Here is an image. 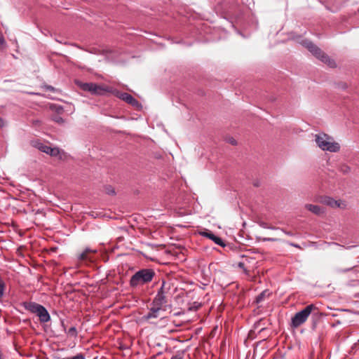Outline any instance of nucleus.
Here are the masks:
<instances>
[{
	"label": "nucleus",
	"instance_id": "obj_18",
	"mask_svg": "<svg viewBox=\"0 0 359 359\" xmlns=\"http://www.w3.org/2000/svg\"><path fill=\"white\" fill-rule=\"evenodd\" d=\"M339 170L343 174H348L351 171V168L346 164H341L339 166Z\"/></svg>",
	"mask_w": 359,
	"mask_h": 359
},
{
	"label": "nucleus",
	"instance_id": "obj_23",
	"mask_svg": "<svg viewBox=\"0 0 359 359\" xmlns=\"http://www.w3.org/2000/svg\"><path fill=\"white\" fill-rule=\"evenodd\" d=\"M53 120L57 123H63L62 118L57 116Z\"/></svg>",
	"mask_w": 359,
	"mask_h": 359
},
{
	"label": "nucleus",
	"instance_id": "obj_20",
	"mask_svg": "<svg viewBox=\"0 0 359 359\" xmlns=\"http://www.w3.org/2000/svg\"><path fill=\"white\" fill-rule=\"evenodd\" d=\"M105 192L109 195H114L115 191L114 189L111 186H107L104 189Z\"/></svg>",
	"mask_w": 359,
	"mask_h": 359
},
{
	"label": "nucleus",
	"instance_id": "obj_25",
	"mask_svg": "<svg viewBox=\"0 0 359 359\" xmlns=\"http://www.w3.org/2000/svg\"><path fill=\"white\" fill-rule=\"evenodd\" d=\"M200 307V304H198V305H196L194 306V307H190L189 308V310L191 311V310H197L198 308Z\"/></svg>",
	"mask_w": 359,
	"mask_h": 359
},
{
	"label": "nucleus",
	"instance_id": "obj_24",
	"mask_svg": "<svg viewBox=\"0 0 359 359\" xmlns=\"http://www.w3.org/2000/svg\"><path fill=\"white\" fill-rule=\"evenodd\" d=\"M228 142L233 144V145H236L237 144L236 141L235 139H233V137H230L229 140H228Z\"/></svg>",
	"mask_w": 359,
	"mask_h": 359
},
{
	"label": "nucleus",
	"instance_id": "obj_12",
	"mask_svg": "<svg viewBox=\"0 0 359 359\" xmlns=\"http://www.w3.org/2000/svg\"><path fill=\"white\" fill-rule=\"evenodd\" d=\"M36 314L39 316V320L41 323H47L50 320V316L48 311L43 306H41V307L39 308V310L36 313Z\"/></svg>",
	"mask_w": 359,
	"mask_h": 359
},
{
	"label": "nucleus",
	"instance_id": "obj_21",
	"mask_svg": "<svg viewBox=\"0 0 359 359\" xmlns=\"http://www.w3.org/2000/svg\"><path fill=\"white\" fill-rule=\"evenodd\" d=\"M5 288V283L4 280L0 278V297H1L4 294Z\"/></svg>",
	"mask_w": 359,
	"mask_h": 359
},
{
	"label": "nucleus",
	"instance_id": "obj_14",
	"mask_svg": "<svg viewBox=\"0 0 359 359\" xmlns=\"http://www.w3.org/2000/svg\"><path fill=\"white\" fill-rule=\"evenodd\" d=\"M31 144L34 147L38 149L39 151L48 154L50 149V147H49L48 145L45 144L39 141H32L31 142Z\"/></svg>",
	"mask_w": 359,
	"mask_h": 359
},
{
	"label": "nucleus",
	"instance_id": "obj_19",
	"mask_svg": "<svg viewBox=\"0 0 359 359\" xmlns=\"http://www.w3.org/2000/svg\"><path fill=\"white\" fill-rule=\"evenodd\" d=\"M67 334L72 337H76L77 336V330L75 327H71L68 331Z\"/></svg>",
	"mask_w": 359,
	"mask_h": 359
},
{
	"label": "nucleus",
	"instance_id": "obj_1",
	"mask_svg": "<svg viewBox=\"0 0 359 359\" xmlns=\"http://www.w3.org/2000/svg\"><path fill=\"white\" fill-rule=\"evenodd\" d=\"M313 137L317 146L323 151L335 153L340 150V144L336 142L332 136L325 133H320L314 135Z\"/></svg>",
	"mask_w": 359,
	"mask_h": 359
},
{
	"label": "nucleus",
	"instance_id": "obj_3",
	"mask_svg": "<svg viewBox=\"0 0 359 359\" xmlns=\"http://www.w3.org/2000/svg\"><path fill=\"white\" fill-rule=\"evenodd\" d=\"M312 313L316 315L318 314V308L314 304L306 306L303 310L296 313L292 318L291 326L295 328L299 327L307 320Z\"/></svg>",
	"mask_w": 359,
	"mask_h": 359
},
{
	"label": "nucleus",
	"instance_id": "obj_2",
	"mask_svg": "<svg viewBox=\"0 0 359 359\" xmlns=\"http://www.w3.org/2000/svg\"><path fill=\"white\" fill-rule=\"evenodd\" d=\"M155 276L156 273L152 269H140L131 276L130 285L133 288H136L148 284L152 281Z\"/></svg>",
	"mask_w": 359,
	"mask_h": 359
},
{
	"label": "nucleus",
	"instance_id": "obj_30",
	"mask_svg": "<svg viewBox=\"0 0 359 359\" xmlns=\"http://www.w3.org/2000/svg\"><path fill=\"white\" fill-rule=\"evenodd\" d=\"M264 240L265 241H276V239H275V238H265Z\"/></svg>",
	"mask_w": 359,
	"mask_h": 359
},
{
	"label": "nucleus",
	"instance_id": "obj_6",
	"mask_svg": "<svg viewBox=\"0 0 359 359\" xmlns=\"http://www.w3.org/2000/svg\"><path fill=\"white\" fill-rule=\"evenodd\" d=\"M79 86L84 91H88L93 95H103L109 90L104 86L93 83H77Z\"/></svg>",
	"mask_w": 359,
	"mask_h": 359
},
{
	"label": "nucleus",
	"instance_id": "obj_11",
	"mask_svg": "<svg viewBox=\"0 0 359 359\" xmlns=\"http://www.w3.org/2000/svg\"><path fill=\"white\" fill-rule=\"evenodd\" d=\"M151 308L149 313L144 316L145 319L149 320L151 318H156L158 317L159 311L161 309L163 306L154 305Z\"/></svg>",
	"mask_w": 359,
	"mask_h": 359
},
{
	"label": "nucleus",
	"instance_id": "obj_4",
	"mask_svg": "<svg viewBox=\"0 0 359 359\" xmlns=\"http://www.w3.org/2000/svg\"><path fill=\"white\" fill-rule=\"evenodd\" d=\"M303 45L318 60L326 64L331 68L336 67L337 65L334 60L330 58L320 48L313 44L311 41H304Z\"/></svg>",
	"mask_w": 359,
	"mask_h": 359
},
{
	"label": "nucleus",
	"instance_id": "obj_17",
	"mask_svg": "<svg viewBox=\"0 0 359 359\" xmlns=\"http://www.w3.org/2000/svg\"><path fill=\"white\" fill-rule=\"evenodd\" d=\"M270 293L268 290H264L262 292H261L257 297H256V303L259 304L262 302H263L266 297L269 296Z\"/></svg>",
	"mask_w": 359,
	"mask_h": 359
},
{
	"label": "nucleus",
	"instance_id": "obj_8",
	"mask_svg": "<svg viewBox=\"0 0 359 359\" xmlns=\"http://www.w3.org/2000/svg\"><path fill=\"white\" fill-rule=\"evenodd\" d=\"M323 203L331 208H339L341 209H345L346 208V202L342 200H334L331 197H325Z\"/></svg>",
	"mask_w": 359,
	"mask_h": 359
},
{
	"label": "nucleus",
	"instance_id": "obj_13",
	"mask_svg": "<svg viewBox=\"0 0 359 359\" xmlns=\"http://www.w3.org/2000/svg\"><path fill=\"white\" fill-rule=\"evenodd\" d=\"M41 306L42 305H40L37 303L32 302H28L23 303L24 308L27 311H30L31 313H36L39 311V308L41 307Z\"/></svg>",
	"mask_w": 359,
	"mask_h": 359
},
{
	"label": "nucleus",
	"instance_id": "obj_29",
	"mask_svg": "<svg viewBox=\"0 0 359 359\" xmlns=\"http://www.w3.org/2000/svg\"><path fill=\"white\" fill-rule=\"evenodd\" d=\"M290 245L294 246V247H295V248H300V247L297 244L291 243Z\"/></svg>",
	"mask_w": 359,
	"mask_h": 359
},
{
	"label": "nucleus",
	"instance_id": "obj_9",
	"mask_svg": "<svg viewBox=\"0 0 359 359\" xmlns=\"http://www.w3.org/2000/svg\"><path fill=\"white\" fill-rule=\"evenodd\" d=\"M199 234L202 236L206 237L210 240H212L213 242H215L216 244L224 247L226 245L224 242L222 241V239L217 236H215L212 231L204 229L203 231H199Z\"/></svg>",
	"mask_w": 359,
	"mask_h": 359
},
{
	"label": "nucleus",
	"instance_id": "obj_5",
	"mask_svg": "<svg viewBox=\"0 0 359 359\" xmlns=\"http://www.w3.org/2000/svg\"><path fill=\"white\" fill-rule=\"evenodd\" d=\"M172 284L169 281L163 280L161 286L156 297L153 299L152 304L163 306L168 302V296L171 295L170 290Z\"/></svg>",
	"mask_w": 359,
	"mask_h": 359
},
{
	"label": "nucleus",
	"instance_id": "obj_28",
	"mask_svg": "<svg viewBox=\"0 0 359 359\" xmlns=\"http://www.w3.org/2000/svg\"><path fill=\"white\" fill-rule=\"evenodd\" d=\"M4 43V39L0 36V44H3Z\"/></svg>",
	"mask_w": 359,
	"mask_h": 359
},
{
	"label": "nucleus",
	"instance_id": "obj_15",
	"mask_svg": "<svg viewBox=\"0 0 359 359\" xmlns=\"http://www.w3.org/2000/svg\"><path fill=\"white\" fill-rule=\"evenodd\" d=\"M305 208L316 215H321L324 213V210L316 205L306 204Z\"/></svg>",
	"mask_w": 359,
	"mask_h": 359
},
{
	"label": "nucleus",
	"instance_id": "obj_7",
	"mask_svg": "<svg viewBox=\"0 0 359 359\" xmlns=\"http://www.w3.org/2000/svg\"><path fill=\"white\" fill-rule=\"evenodd\" d=\"M114 95L116 97L120 98L121 100L125 101L133 107H140L141 106L140 102L136 99H135L131 95L127 93H122L118 90H116L114 91Z\"/></svg>",
	"mask_w": 359,
	"mask_h": 359
},
{
	"label": "nucleus",
	"instance_id": "obj_27",
	"mask_svg": "<svg viewBox=\"0 0 359 359\" xmlns=\"http://www.w3.org/2000/svg\"><path fill=\"white\" fill-rule=\"evenodd\" d=\"M4 126V121L2 118H0V127H3Z\"/></svg>",
	"mask_w": 359,
	"mask_h": 359
},
{
	"label": "nucleus",
	"instance_id": "obj_10",
	"mask_svg": "<svg viewBox=\"0 0 359 359\" xmlns=\"http://www.w3.org/2000/svg\"><path fill=\"white\" fill-rule=\"evenodd\" d=\"M95 250H92L90 248H86L84 251L79 255V259L82 262H93V255L96 253Z\"/></svg>",
	"mask_w": 359,
	"mask_h": 359
},
{
	"label": "nucleus",
	"instance_id": "obj_26",
	"mask_svg": "<svg viewBox=\"0 0 359 359\" xmlns=\"http://www.w3.org/2000/svg\"><path fill=\"white\" fill-rule=\"evenodd\" d=\"M46 88L47 90H52V91H53V90H54V88H53V87H52V86H46Z\"/></svg>",
	"mask_w": 359,
	"mask_h": 359
},
{
	"label": "nucleus",
	"instance_id": "obj_16",
	"mask_svg": "<svg viewBox=\"0 0 359 359\" xmlns=\"http://www.w3.org/2000/svg\"><path fill=\"white\" fill-rule=\"evenodd\" d=\"M48 154L51 156H58L59 159H62L63 153L57 147H50Z\"/></svg>",
	"mask_w": 359,
	"mask_h": 359
},
{
	"label": "nucleus",
	"instance_id": "obj_22",
	"mask_svg": "<svg viewBox=\"0 0 359 359\" xmlns=\"http://www.w3.org/2000/svg\"><path fill=\"white\" fill-rule=\"evenodd\" d=\"M171 359H183V356L182 353H177L175 355H173Z\"/></svg>",
	"mask_w": 359,
	"mask_h": 359
}]
</instances>
